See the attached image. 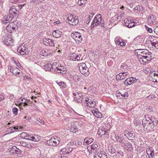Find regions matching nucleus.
Instances as JSON below:
<instances>
[{"label":"nucleus","mask_w":158,"mask_h":158,"mask_svg":"<svg viewBox=\"0 0 158 158\" xmlns=\"http://www.w3.org/2000/svg\"><path fill=\"white\" fill-rule=\"evenodd\" d=\"M150 110V108L147 110L148 112L147 114L145 115V119L142 120V124L144 129L149 131H152L158 124V121L156 120L155 116L156 113L152 110Z\"/></svg>","instance_id":"f257e3e1"},{"label":"nucleus","mask_w":158,"mask_h":158,"mask_svg":"<svg viewBox=\"0 0 158 158\" xmlns=\"http://www.w3.org/2000/svg\"><path fill=\"white\" fill-rule=\"evenodd\" d=\"M102 16L100 14L97 15L95 16L92 23L91 29L94 28L95 26L103 24V21L102 19Z\"/></svg>","instance_id":"f03ea898"},{"label":"nucleus","mask_w":158,"mask_h":158,"mask_svg":"<svg viewBox=\"0 0 158 158\" xmlns=\"http://www.w3.org/2000/svg\"><path fill=\"white\" fill-rule=\"evenodd\" d=\"M79 69L80 73L85 76H88L90 73L89 69L85 63H81L79 64Z\"/></svg>","instance_id":"7ed1b4c3"},{"label":"nucleus","mask_w":158,"mask_h":158,"mask_svg":"<svg viewBox=\"0 0 158 158\" xmlns=\"http://www.w3.org/2000/svg\"><path fill=\"white\" fill-rule=\"evenodd\" d=\"M25 44H23L18 48L17 52L19 55L22 56H26L28 54L29 52L28 48L25 47Z\"/></svg>","instance_id":"20e7f679"},{"label":"nucleus","mask_w":158,"mask_h":158,"mask_svg":"<svg viewBox=\"0 0 158 158\" xmlns=\"http://www.w3.org/2000/svg\"><path fill=\"white\" fill-rule=\"evenodd\" d=\"M67 20L70 24L74 26L77 24L79 22L77 16L72 15L68 16Z\"/></svg>","instance_id":"39448f33"},{"label":"nucleus","mask_w":158,"mask_h":158,"mask_svg":"<svg viewBox=\"0 0 158 158\" xmlns=\"http://www.w3.org/2000/svg\"><path fill=\"white\" fill-rule=\"evenodd\" d=\"M60 138L56 136L51 138L46 141V143L49 146H55L60 143Z\"/></svg>","instance_id":"423d86ee"},{"label":"nucleus","mask_w":158,"mask_h":158,"mask_svg":"<svg viewBox=\"0 0 158 158\" xmlns=\"http://www.w3.org/2000/svg\"><path fill=\"white\" fill-rule=\"evenodd\" d=\"M71 37L75 40L77 44L81 43L82 40V38L81 34L78 32H76L72 33Z\"/></svg>","instance_id":"0eeeda50"},{"label":"nucleus","mask_w":158,"mask_h":158,"mask_svg":"<svg viewBox=\"0 0 158 158\" xmlns=\"http://www.w3.org/2000/svg\"><path fill=\"white\" fill-rule=\"evenodd\" d=\"M59 63L57 64H55V71L58 73H61L62 74H65L67 72L66 67L64 66L59 65Z\"/></svg>","instance_id":"6e6552de"},{"label":"nucleus","mask_w":158,"mask_h":158,"mask_svg":"<svg viewBox=\"0 0 158 158\" xmlns=\"http://www.w3.org/2000/svg\"><path fill=\"white\" fill-rule=\"evenodd\" d=\"M2 42L7 46L11 45L14 43V40L10 37L5 35L2 38Z\"/></svg>","instance_id":"1a4fd4ad"},{"label":"nucleus","mask_w":158,"mask_h":158,"mask_svg":"<svg viewBox=\"0 0 158 158\" xmlns=\"http://www.w3.org/2000/svg\"><path fill=\"white\" fill-rule=\"evenodd\" d=\"M148 23L149 24L156 25L157 24L156 16L152 14H150L148 18Z\"/></svg>","instance_id":"9d476101"},{"label":"nucleus","mask_w":158,"mask_h":158,"mask_svg":"<svg viewBox=\"0 0 158 158\" xmlns=\"http://www.w3.org/2000/svg\"><path fill=\"white\" fill-rule=\"evenodd\" d=\"M10 152L11 154L16 156L20 155L22 152V151L16 146H13L10 148Z\"/></svg>","instance_id":"9b49d317"},{"label":"nucleus","mask_w":158,"mask_h":158,"mask_svg":"<svg viewBox=\"0 0 158 158\" xmlns=\"http://www.w3.org/2000/svg\"><path fill=\"white\" fill-rule=\"evenodd\" d=\"M17 26L13 23H10L6 27V29L8 32L12 33L15 31Z\"/></svg>","instance_id":"f8f14e48"},{"label":"nucleus","mask_w":158,"mask_h":158,"mask_svg":"<svg viewBox=\"0 0 158 158\" xmlns=\"http://www.w3.org/2000/svg\"><path fill=\"white\" fill-rule=\"evenodd\" d=\"M131 17H128L124 20L125 25L128 28H131L135 26L134 21L131 20Z\"/></svg>","instance_id":"ddd939ff"},{"label":"nucleus","mask_w":158,"mask_h":158,"mask_svg":"<svg viewBox=\"0 0 158 158\" xmlns=\"http://www.w3.org/2000/svg\"><path fill=\"white\" fill-rule=\"evenodd\" d=\"M43 44L46 46L48 45L51 47H53L55 44V41L49 38L44 39L43 41Z\"/></svg>","instance_id":"4468645a"},{"label":"nucleus","mask_w":158,"mask_h":158,"mask_svg":"<svg viewBox=\"0 0 158 158\" xmlns=\"http://www.w3.org/2000/svg\"><path fill=\"white\" fill-rule=\"evenodd\" d=\"M73 98L75 101L77 102L81 103L82 102L83 95L81 93L77 92L73 93Z\"/></svg>","instance_id":"2eb2a0df"},{"label":"nucleus","mask_w":158,"mask_h":158,"mask_svg":"<svg viewBox=\"0 0 158 158\" xmlns=\"http://www.w3.org/2000/svg\"><path fill=\"white\" fill-rule=\"evenodd\" d=\"M143 52L140 54V56L144 57L146 59H151V53L146 49H143Z\"/></svg>","instance_id":"dca6fc26"},{"label":"nucleus","mask_w":158,"mask_h":158,"mask_svg":"<svg viewBox=\"0 0 158 158\" xmlns=\"http://www.w3.org/2000/svg\"><path fill=\"white\" fill-rule=\"evenodd\" d=\"M85 101L87 102L86 104L87 106L90 108L94 107L96 103L94 99H92L90 97L86 99Z\"/></svg>","instance_id":"f3484780"},{"label":"nucleus","mask_w":158,"mask_h":158,"mask_svg":"<svg viewBox=\"0 0 158 158\" xmlns=\"http://www.w3.org/2000/svg\"><path fill=\"white\" fill-rule=\"evenodd\" d=\"M57 64V63L56 62L53 63L52 65L50 64H47L44 66V68L46 71H53V69H55V64Z\"/></svg>","instance_id":"a211bd4d"},{"label":"nucleus","mask_w":158,"mask_h":158,"mask_svg":"<svg viewBox=\"0 0 158 158\" xmlns=\"http://www.w3.org/2000/svg\"><path fill=\"white\" fill-rule=\"evenodd\" d=\"M94 158H107V156L104 151H101L100 152H96Z\"/></svg>","instance_id":"6ab92c4d"},{"label":"nucleus","mask_w":158,"mask_h":158,"mask_svg":"<svg viewBox=\"0 0 158 158\" xmlns=\"http://www.w3.org/2000/svg\"><path fill=\"white\" fill-rule=\"evenodd\" d=\"M81 56L80 54H77L75 53H73L70 54L69 57L71 60L78 61L80 60Z\"/></svg>","instance_id":"aec40b11"},{"label":"nucleus","mask_w":158,"mask_h":158,"mask_svg":"<svg viewBox=\"0 0 158 158\" xmlns=\"http://www.w3.org/2000/svg\"><path fill=\"white\" fill-rule=\"evenodd\" d=\"M18 6H13L11 7L9 10V13L10 16L13 17L16 14L19 13V10L17 9Z\"/></svg>","instance_id":"412c9836"},{"label":"nucleus","mask_w":158,"mask_h":158,"mask_svg":"<svg viewBox=\"0 0 158 158\" xmlns=\"http://www.w3.org/2000/svg\"><path fill=\"white\" fill-rule=\"evenodd\" d=\"M123 143V146L124 147L125 149H127V150L130 151L133 150V146L130 143L127 141H125Z\"/></svg>","instance_id":"4be33fe9"},{"label":"nucleus","mask_w":158,"mask_h":158,"mask_svg":"<svg viewBox=\"0 0 158 158\" xmlns=\"http://www.w3.org/2000/svg\"><path fill=\"white\" fill-rule=\"evenodd\" d=\"M124 135L129 139H131L135 137V133L132 131H125Z\"/></svg>","instance_id":"5701e85b"},{"label":"nucleus","mask_w":158,"mask_h":158,"mask_svg":"<svg viewBox=\"0 0 158 158\" xmlns=\"http://www.w3.org/2000/svg\"><path fill=\"white\" fill-rule=\"evenodd\" d=\"M149 79L154 82H158V76L154 75L153 73H152L149 75Z\"/></svg>","instance_id":"b1692460"},{"label":"nucleus","mask_w":158,"mask_h":158,"mask_svg":"<svg viewBox=\"0 0 158 158\" xmlns=\"http://www.w3.org/2000/svg\"><path fill=\"white\" fill-rule=\"evenodd\" d=\"M146 153L148 155L149 158H153L154 155V152L152 148L149 147L147 148L146 150Z\"/></svg>","instance_id":"393cba45"},{"label":"nucleus","mask_w":158,"mask_h":158,"mask_svg":"<svg viewBox=\"0 0 158 158\" xmlns=\"http://www.w3.org/2000/svg\"><path fill=\"white\" fill-rule=\"evenodd\" d=\"M72 148H62L60 151L61 153L64 154H66L69 153L70 152L72 151Z\"/></svg>","instance_id":"a878e982"},{"label":"nucleus","mask_w":158,"mask_h":158,"mask_svg":"<svg viewBox=\"0 0 158 158\" xmlns=\"http://www.w3.org/2000/svg\"><path fill=\"white\" fill-rule=\"evenodd\" d=\"M62 32L59 30H55L52 33V35L54 37L58 38L60 37L62 35Z\"/></svg>","instance_id":"bb28decb"},{"label":"nucleus","mask_w":158,"mask_h":158,"mask_svg":"<svg viewBox=\"0 0 158 158\" xmlns=\"http://www.w3.org/2000/svg\"><path fill=\"white\" fill-rule=\"evenodd\" d=\"M121 72H127L129 69L128 66L125 63H122L120 67Z\"/></svg>","instance_id":"cd10ccee"},{"label":"nucleus","mask_w":158,"mask_h":158,"mask_svg":"<svg viewBox=\"0 0 158 158\" xmlns=\"http://www.w3.org/2000/svg\"><path fill=\"white\" fill-rule=\"evenodd\" d=\"M139 59V61L141 64H143L147 62V61H150L151 59L149 58L146 59L145 57H142L140 56H138Z\"/></svg>","instance_id":"c85d7f7f"},{"label":"nucleus","mask_w":158,"mask_h":158,"mask_svg":"<svg viewBox=\"0 0 158 158\" xmlns=\"http://www.w3.org/2000/svg\"><path fill=\"white\" fill-rule=\"evenodd\" d=\"M135 79V78L134 77H131L130 78H127L125 81L124 82V84L126 85H130L132 83H133V82L132 81L131 79Z\"/></svg>","instance_id":"c756f323"},{"label":"nucleus","mask_w":158,"mask_h":158,"mask_svg":"<svg viewBox=\"0 0 158 158\" xmlns=\"http://www.w3.org/2000/svg\"><path fill=\"white\" fill-rule=\"evenodd\" d=\"M51 53L47 50H43L40 52V54L43 56H47L50 55Z\"/></svg>","instance_id":"7c9ffc66"},{"label":"nucleus","mask_w":158,"mask_h":158,"mask_svg":"<svg viewBox=\"0 0 158 158\" xmlns=\"http://www.w3.org/2000/svg\"><path fill=\"white\" fill-rule=\"evenodd\" d=\"M22 73V72L18 68L15 67L13 74L16 76H18Z\"/></svg>","instance_id":"2f4dec72"},{"label":"nucleus","mask_w":158,"mask_h":158,"mask_svg":"<svg viewBox=\"0 0 158 158\" xmlns=\"http://www.w3.org/2000/svg\"><path fill=\"white\" fill-rule=\"evenodd\" d=\"M94 141V139L92 138L86 137L84 139V143L86 144H89L92 143Z\"/></svg>","instance_id":"473e14b6"},{"label":"nucleus","mask_w":158,"mask_h":158,"mask_svg":"<svg viewBox=\"0 0 158 158\" xmlns=\"http://www.w3.org/2000/svg\"><path fill=\"white\" fill-rule=\"evenodd\" d=\"M13 18V17L10 16H7L6 17L4 18L3 22V23H7L11 20Z\"/></svg>","instance_id":"72a5a7b5"},{"label":"nucleus","mask_w":158,"mask_h":158,"mask_svg":"<svg viewBox=\"0 0 158 158\" xmlns=\"http://www.w3.org/2000/svg\"><path fill=\"white\" fill-rule=\"evenodd\" d=\"M56 82L60 88H64L66 86V84L64 82L57 81H56Z\"/></svg>","instance_id":"f704fd0d"},{"label":"nucleus","mask_w":158,"mask_h":158,"mask_svg":"<svg viewBox=\"0 0 158 158\" xmlns=\"http://www.w3.org/2000/svg\"><path fill=\"white\" fill-rule=\"evenodd\" d=\"M12 62L18 67H19V66H20V63L16 58H13L12 59Z\"/></svg>","instance_id":"c9c22d12"},{"label":"nucleus","mask_w":158,"mask_h":158,"mask_svg":"<svg viewBox=\"0 0 158 158\" xmlns=\"http://www.w3.org/2000/svg\"><path fill=\"white\" fill-rule=\"evenodd\" d=\"M35 137H36L35 135V136H34L31 135H29V137L27 138V139H31V140H32L34 141H38L39 139L38 138H35Z\"/></svg>","instance_id":"e433bc0d"},{"label":"nucleus","mask_w":158,"mask_h":158,"mask_svg":"<svg viewBox=\"0 0 158 158\" xmlns=\"http://www.w3.org/2000/svg\"><path fill=\"white\" fill-rule=\"evenodd\" d=\"M123 40L120 38L119 37H116L115 38L114 41L116 45H119Z\"/></svg>","instance_id":"4c0bfd02"},{"label":"nucleus","mask_w":158,"mask_h":158,"mask_svg":"<svg viewBox=\"0 0 158 158\" xmlns=\"http://www.w3.org/2000/svg\"><path fill=\"white\" fill-rule=\"evenodd\" d=\"M25 147L29 148H32L35 147V145L32 143L27 142Z\"/></svg>","instance_id":"58836bf2"},{"label":"nucleus","mask_w":158,"mask_h":158,"mask_svg":"<svg viewBox=\"0 0 158 158\" xmlns=\"http://www.w3.org/2000/svg\"><path fill=\"white\" fill-rule=\"evenodd\" d=\"M29 134L25 132H23L20 134V137L22 138L27 139V138L29 137Z\"/></svg>","instance_id":"ea45409f"},{"label":"nucleus","mask_w":158,"mask_h":158,"mask_svg":"<svg viewBox=\"0 0 158 158\" xmlns=\"http://www.w3.org/2000/svg\"><path fill=\"white\" fill-rule=\"evenodd\" d=\"M87 0H78L77 3L80 6H81L86 3Z\"/></svg>","instance_id":"a19ab883"},{"label":"nucleus","mask_w":158,"mask_h":158,"mask_svg":"<svg viewBox=\"0 0 158 158\" xmlns=\"http://www.w3.org/2000/svg\"><path fill=\"white\" fill-rule=\"evenodd\" d=\"M118 78V79L119 80H123L126 77H125L123 75V73H122L121 72L119 74H118L117 75V78Z\"/></svg>","instance_id":"79ce46f5"},{"label":"nucleus","mask_w":158,"mask_h":158,"mask_svg":"<svg viewBox=\"0 0 158 158\" xmlns=\"http://www.w3.org/2000/svg\"><path fill=\"white\" fill-rule=\"evenodd\" d=\"M10 129V131L11 133H13L15 131H19V129L18 128L16 127H12L9 128Z\"/></svg>","instance_id":"37998d69"},{"label":"nucleus","mask_w":158,"mask_h":158,"mask_svg":"<svg viewBox=\"0 0 158 158\" xmlns=\"http://www.w3.org/2000/svg\"><path fill=\"white\" fill-rule=\"evenodd\" d=\"M152 46H154L157 49H158V42L154 40L153 42L151 43Z\"/></svg>","instance_id":"c03bdc74"},{"label":"nucleus","mask_w":158,"mask_h":158,"mask_svg":"<svg viewBox=\"0 0 158 158\" xmlns=\"http://www.w3.org/2000/svg\"><path fill=\"white\" fill-rule=\"evenodd\" d=\"M98 147V145L96 144H93L90 146V148L92 150H96V149Z\"/></svg>","instance_id":"a18cd8bd"},{"label":"nucleus","mask_w":158,"mask_h":158,"mask_svg":"<svg viewBox=\"0 0 158 158\" xmlns=\"http://www.w3.org/2000/svg\"><path fill=\"white\" fill-rule=\"evenodd\" d=\"M108 150L109 152L112 154L115 153V152L114 149L111 147L108 148Z\"/></svg>","instance_id":"49530a36"},{"label":"nucleus","mask_w":158,"mask_h":158,"mask_svg":"<svg viewBox=\"0 0 158 158\" xmlns=\"http://www.w3.org/2000/svg\"><path fill=\"white\" fill-rule=\"evenodd\" d=\"M129 94L128 92H126L123 94H122V99H126L128 96Z\"/></svg>","instance_id":"de8ad7c7"},{"label":"nucleus","mask_w":158,"mask_h":158,"mask_svg":"<svg viewBox=\"0 0 158 158\" xmlns=\"http://www.w3.org/2000/svg\"><path fill=\"white\" fill-rule=\"evenodd\" d=\"M104 128H102L101 129L99 130L98 134L99 135L101 134V136H102L103 135H104V132H105Z\"/></svg>","instance_id":"09e8293b"},{"label":"nucleus","mask_w":158,"mask_h":158,"mask_svg":"<svg viewBox=\"0 0 158 158\" xmlns=\"http://www.w3.org/2000/svg\"><path fill=\"white\" fill-rule=\"evenodd\" d=\"M143 49H138L136 50L135 52L139 55L138 56H140V54L143 52Z\"/></svg>","instance_id":"8fccbe9b"},{"label":"nucleus","mask_w":158,"mask_h":158,"mask_svg":"<svg viewBox=\"0 0 158 158\" xmlns=\"http://www.w3.org/2000/svg\"><path fill=\"white\" fill-rule=\"evenodd\" d=\"M117 15H118L119 16V17H120V18L119 19V21H120L121 19H123L122 18L123 17H124L125 14H124V13H122L121 12H119L118 13Z\"/></svg>","instance_id":"3c124183"},{"label":"nucleus","mask_w":158,"mask_h":158,"mask_svg":"<svg viewBox=\"0 0 158 158\" xmlns=\"http://www.w3.org/2000/svg\"><path fill=\"white\" fill-rule=\"evenodd\" d=\"M73 79L76 81H78L80 80V78L79 76L77 75H75L73 77Z\"/></svg>","instance_id":"603ef678"},{"label":"nucleus","mask_w":158,"mask_h":158,"mask_svg":"<svg viewBox=\"0 0 158 158\" xmlns=\"http://www.w3.org/2000/svg\"><path fill=\"white\" fill-rule=\"evenodd\" d=\"M15 67H12V66L10 65L8 66V69L10 72L12 73H13Z\"/></svg>","instance_id":"864d4df0"},{"label":"nucleus","mask_w":158,"mask_h":158,"mask_svg":"<svg viewBox=\"0 0 158 158\" xmlns=\"http://www.w3.org/2000/svg\"><path fill=\"white\" fill-rule=\"evenodd\" d=\"M77 129V128H76V127L73 126L71 127V131L74 133L77 131L78 130Z\"/></svg>","instance_id":"5fc2aeb1"},{"label":"nucleus","mask_w":158,"mask_h":158,"mask_svg":"<svg viewBox=\"0 0 158 158\" xmlns=\"http://www.w3.org/2000/svg\"><path fill=\"white\" fill-rule=\"evenodd\" d=\"M116 96L118 98H121L122 99V93L119 92L116 94Z\"/></svg>","instance_id":"6e6d98bb"},{"label":"nucleus","mask_w":158,"mask_h":158,"mask_svg":"<svg viewBox=\"0 0 158 158\" xmlns=\"http://www.w3.org/2000/svg\"><path fill=\"white\" fill-rule=\"evenodd\" d=\"M94 15V14H93V13H90L89 14V17L86 19L87 20L89 21L91 19H92Z\"/></svg>","instance_id":"4d7b16f0"},{"label":"nucleus","mask_w":158,"mask_h":158,"mask_svg":"<svg viewBox=\"0 0 158 158\" xmlns=\"http://www.w3.org/2000/svg\"><path fill=\"white\" fill-rule=\"evenodd\" d=\"M12 111L13 112L14 114L16 115L18 114V109L16 108H14L12 109Z\"/></svg>","instance_id":"13d9d810"},{"label":"nucleus","mask_w":158,"mask_h":158,"mask_svg":"<svg viewBox=\"0 0 158 158\" xmlns=\"http://www.w3.org/2000/svg\"><path fill=\"white\" fill-rule=\"evenodd\" d=\"M117 141L122 143H123L124 142V140H123V139L121 137H119L117 139Z\"/></svg>","instance_id":"bf43d9fd"},{"label":"nucleus","mask_w":158,"mask_h":158,"mask_svg":"<svg viewBox=\"0 0 158 158\" xmlns=\"http://www.w3.org/2000/svg\"><path fill=\"white\" fill-rule=\"evenodd\" d=\"M145 28L146 30L149 33H151L153 31L152 30L151 28L148 27L147 26H145Z\"/></svg>","instance_id":"052dcab7"},{"label":"nucleus","mask_w":158,"mask_h":158,"mask_svg":"<svg viewBox=\"0 0 158 158\" xmlns=\"http://www.w3.org/2000/svg\"><path fill=\"white\" fill-rule=\"evenodd\" d=\"M95 116L97 118H101L102 117L101 113L98 112L96 113V115H95Z\"/></svg>","instance_id":"680f3d73"},{"label":"nucleus","mask_w":158,"mask_h":158,"mask_svg":"<svg viewBox=\"0 0 158 158\" xmlns=\"http://www.w3.org/2000/svg\"><path fill=\"white\" fill-rule=\"evenodd\" d=\"M84 123L82 121H79L78 123V125L79 126H80L81 127H82L83 126Z\"/></svg>","instance_id":"e2e57ef3"},{"label":"nucleus","mask_w":158,"mask_h":158,"mask_svg":"<svg viewBox=\"0 0 158 158\" xmlns=\"http://www.w3.org/2000/svg\"><path fill=\"white\" fill-rule=\"evenodd\" d=\"M27 143V142L23 141H21L20 142V144L23 147H25Z\"/></svg>","instance_id":"0e129e2a"},{"label":"nucleus","mask_w":158,"mask_h":158,"mask_svg":"<svg viewBox=\"0 0 158 158\" xmlns=\"http://www.w3.org/2000/svg\"><path fill=\"white\" fill-rule=\"evenodd\" d=\"M122 73H123V76L125 77L127 75H128L129 73L128 72H121Z\"/></svg>","instance_id":"69168bd1"},{"label":"nucleus","mask_w":158,"mask_h":158,"mask_svg":"<svg viewBox=\"0 0 158 158\" xmlns=\"http://www.w3.org/2000/svg\"><path fill=\"white\" fill-rule=\"evenodd\" d=\"M154 32L156 34L158 35V26H156L154 30Z\"/></svg>","instance_id":"338daca9"},{"label":"nucleus","mask_w":158,"mask_h":158,"mask_svg":"<svg viewBox=\"0 0 158 158\" xmlns=\"http://www.w3.org/2000/svg\"><path fill=\"white\" fill-rule=\"evenodd\" d=\"M126 45V43L124 42H123V40H122L120 43L118 45L120 46H125Z\"/></svg>","instance_id":"774afa93"}]
</instances>
